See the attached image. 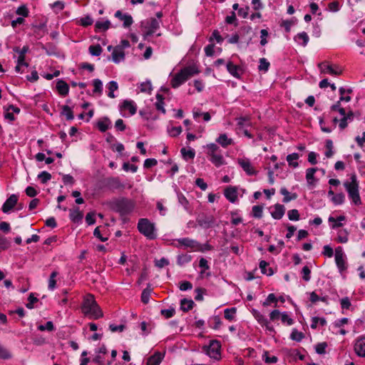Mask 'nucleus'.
Instances as JSON below:
<instances>
[{
	"mask_svg": "<svg viewBox=\"0 0 365 365\" xmlns=\"http://www.w3.org/2000/svg\"><path fill=\"white\" fill-rule=\"evenodd\" d=\"M78 24L83 26H90L93 23V19L90 16H86L78 21Z\"/></svg>",
	"mask_w": 365,
	"mask_h": 365,
	"instance_id": "680f3d73",
	"label": "nucleus"
},
{
	"mask_svg": "<svg viewBox=\"0 0 365 365\" xmlns=\"http://www.w3.org/2000/svg\"><path fill=\"white\" fill-rule=\"evenodd\" d=\"M327 118V115L324 113L322 116L319 117V123L321 128V130L324 133H331L333 130V128L331 126L327 125L325 120Z\"/></svg>",
	"mask_w": 365,
	"mask_h": 365,
	"instance_id": "e433bc0d",
	"label": "nucleus"
},
{
	"mask_svg": "<svg viewBox=\"0 0 365 365\" xmlns=\"http://www.w3.org/2000/svg\"><path fill=\"white\" fill-rule=\"evenodd\" d=\"M163 358V354L160 352H156L148 358L146 365H160Z\"/></svg>",
	"mask_w": 365,
	"mask_h": 365,
	"instance_id": "c756f323",
	"label": "nucleus"
},
{
	"mask_svg": "<svg viewBox=\"0 0 365 365\" xmlns=\"http://www.w3.org/2000/svg\"><path fill=\"white\" fill-rule=\"evenodd\" d=\"M115 16L123 22L125 28L129 27L133 23V18L130 14H123L119 10L115 13Z\"/></svg>",
	"mask_w": 365,
	"mask_h": 365,
	"instance_id": "b1692460",
	"label": "nucleus"
},
{
	"mask_svg": "<svg viewBox=\"0 0 365 365\" xmlns=\"http://www.w3.org/2000/svg\"><path fill=\"white\" fill-rule=\"evenodd\" d=\"M198 71L192 67L185 68L176 73L171 80V85L173 88H178L185 82L190 76Z\"/></svg>",
	"mask_w": 365,
	"mask_h": 365,
	"instance_id": "20e7f679",
	"label": "nucleus"
},
{
	"mask_svg": "<svg viewBox=\"0 0 365 365\" xmlns=\"http://www.w3.org/2000/svg\"><path fill=\"white\" fill-rule=\"evenodd\" d=\"M89 52L92 56H100L102 48L100 45H92L89 47Z\"/></svg>",
	"mask_w": 365,
	"mask_h": 365,
	"instance_id": "69168bd1",
	"label": "nucleus"
},
{
	"mask_svg": "<svg viewBox=\"0 0 365 365\" xmlns=\"http://www.w3.org/2000/svg\"><path fill=\"white\" fill-rule=\"evenodd\" d=\"M338 110L341 116L339 120V127L341 130H344L347 126L348 123L353 120L354 113L351 111L346 113L344 108H339Z\"/></svg>",
	"mask_w": 365,
	"mask_h": 365,
	"instance_id": "2eb2a0df",
	"label": "nucleus"
},
{
	"mask_svg": "<svg viewBox=\"0 0 365 365\" xmlns=\"http://www.w3.org/2000/svg\"><path fill=\"white\" fill-rule=\"evenodd\" d=\"M287 216L289 220L298 221L299 220V214L297 210H290L287 212Z\"/></svg>",
	"mask_w": 365,
	"mask_h": 365,
	"instance_id": "e2e57ef3",
	"label": "nucleus"
},
{
	"mask_svg": "<svg viewBox=\"0 0 365 365\" xmlns=\"http://www.w3.org/2000/svg\"><path fill=\"white\" fill-rule=\"evenodd\" d=\"M210 161L216 167H220L226 164V161L222 154V151L209 158Z\"/></svg>",
	"mask_w": 365,
	"mask_h": 365,
	"instance_id": "c85d7f7f",
	"label": "nucleus"
},
{
	"mask_svg": "<svg viewBox=\"0 0 365 365\" xmlns=\"http://www.w3.org/2000/svg\"><path fill=\"white\" fill-rule=\"evenodd\" d=\"M350 90H346L344 88H339V93H340V98L339 102L331 106V109L334 110H338L339 108V103L340 102H349L351 101V97L349 96Z\"/></svg>",
	"mask_w": 365,
	"mask_h": 365,
	"instance_id": "412c9836",
	"label": "nucleus"
},
{
	"mask_svg": "<svg viewBox=\"0 0 365 365\" xmlns=\"http://www.w3.org/2000/svg\"><path fill=\"white\" fill-rule=\"evenodd\" d=\"M346 217L344 215H339L338 217L329 216L328 222L331 229H336L342 227L346 222Z\"/></svg>",
	"mask_w": 365,
	"mask_h": 365,
	"instance_id": "f3484780",
	"label": "nucleus"
},
{
	"mask_svg": "<svg viewBox=\"0 0 365 365\" xmlns=\"http://www.w3.org/2000/svg\"><path fill=\"white\" fill-rule=\"evenodd\" d=\"M207 354L214 359L220 358V344L217 341H211L210 344L205 347Z\"/></svg>",
	"mask_w": 365,
	"mask_h": 365,
	"instance_id": "9d476101",
	"label": "nucleus"
},
{
	"mask_svg": "<svg viewBox=\"0 0 365 365\" xmlns=\"http://www.w3.org/2000/svg\"><path fill=\"white\" fill-rule=\"evenodd\" d=\"M221 51L222 49L220 48H216L214 44H209L205 48V52L207 56H212L215 53L220 54Z\"/></svg>",
	"mask_w": 365,
	"mask_h": 365,
	"instance_id": "58836bf2",
	"label": "nucleus"
},
{
	"mask_svg": "<svg viewBox=\"0 0 365 365\" xmlns=\"http://www.w3.org/2000/svg\"><path fill=\"white\" fill-rule=\"evenodd\" d=\"M326 324L327 321L325 318L314 317L312 318L311 328L315 329L319 326H324Z\"/></svg>",
	"mask_w": 365,
	"mask_h": 365,
	"instance_id": "79ce46f5",
	"label": "nucleus"
},
{
	"mask_svg": "<svg viewBox=\"0 0 365 365\" xmlns=\"http://www.w3.org/2000/svg\"><path fill=\"white\" fill-rule=\"evenodd\" d=\"M194 305V302L190 299H183L180 302V307L183 311L190 310Z\"/></svg>",
	"mask_w": 365,
	"mask_h": 365,
	"instance_id": "8fccbe9b",
	"label": "nucleus"
},
{
	"mask_svg": "<svg viewBox=\"0 0 365 365\" xmlns=\"http://www.w3.org/2000/svg\"><path fill=\"white\" fill-rule=\"evenodd\" d=\"M344 186L351 204L356 206L360 205L361 200L359 195V185L356 175L355 174L351 175L350 178L344 181Z\"/></svg>",
	"mask_w": 365,
	"mask_h": 365,
	"instance_id": "7ed1b4c3",
	"label": "nucleus"
},
{
	"mask_svg": "<svg viewBox=\"0 0 365 365\" xmlns=\"http://www.w3.org/2000/svg\"><path fill=\"white\" fill-rule=\"evenodd\" d=\"M138 88L140 89V91L142 93H150V91H152V85L150 81H149L142 82L141 83H140Z\"/></svg>",
	"mask_w": 365,
	"mask_h": 365,
	"instance_id": "603ef678",
	"label": "nucleus"
},
{
	"mask_svg": "<svg viewBox=\"0 0 365 365\" xmlns=\"http://www.w3.org/2000/svg\"><path fill=\"white\" fill-rule=\"evenodd\" d=\"M119 109L123 117H129L136 113L137 106L133 101L125 100L120 104Z\"/></svg>",
	"mask_w": 365,
	"mask_h": 365,
	"instance_id": "1a4fd4ad",
	"label": "nucleus"
},
{
	"mask_svg": "<svg viewBox=\"0 0 365 365\" xmlns=\"http://www.w3.org/2000/svg\"><path fill=\"white\" fill-rule=\"evenodd\" d=\"M253 317L257 322L265 329L267 334L273 335L275 333L274 327L270 324V321L274 322L280 319V312L278 309H274L269 313V321L258 310L253 309L251 311Z\"/></svg>",
	"mask_w": 365,
	"mask_h": 365,
	"instance_id": "f257e3e1",
	"label": "nucleus"
},
{
	"mask_svg": "<svg viewBox=\"0 0 365 365\" xmlns=\"http://www.w3.org/2000/svg\"><path fill=\"white\" fill-rule=\"evenodd\" d=\"M349 240V232L346 230H340L337 233L336 241L339 243H346Z\"/></svg>",
	"mask_w": 365,
	"mask_h": 365,
	"instance_id": "49530a36",
	"label": "nucleus"
},
{
	"mask_svg": "<svg viewBox=\"0 0 365 365\" xmlns=\"http://www.w3.org/2000/svg\"><path fill=\"white\" fill-rule=\"evenodd\" d=\"M280 320L282 324L291 326L294 324V319L287 312H280Z\"/></svg>",
	"mask_w": 365,
	"mask_h": 365,
	"instance_id": "c03bdc74",
	"label": "nucleus"
},
{
	"mask_svg": "<svg viewBox=\"0 0 365 365\" xmlns=\"http://www.w3.org/2000/svg\"><path fill=\"white\" fill-rule=\"evenodd\" d=\"M181 126H173L169 124L167 127V133L170 137H177L182 133Z\"/></svg>",
	"mask_w": 365,
	"mask_h": 365,
	"instance_id": "4c0bfd02",
	"label": "nucleus"
},
{
	"mask_svg": "<svg viewBox=\"0 0 365 365\" xmlns=\"http://www.w3.org/2000/svg\"><path fill=\"white\" fill-rule=\"evenodd\" d=\"M16 14L21 16L24 19L29 16V11L28 8L25 5H21L18 7L16 11Z\"/></svg>",
	"mask_w": 365,
	"mask_h": 365,
	"instance_id": "338daca9",
	"label": "nucleus"
},
{
	"mask_svg": "<svg viewBox=\"0 0 365 365\" xmlns=\"http://www.w3.org/2000/svg\"><path fill=\"white\" fill-rule=\"evenodd\" d=\"M252 215L255 217L260 218L263 213V207L260 205H255L252 207Z\"/></svg>",
	"mask_w": 365,
	"mask_h": 365,
	"instance_id": "0e129e2a",
	"label": "nucleus"
},
{
	"mask_svg": "<svg viewBox=\"0 0 365 365\" xmlns=\"http://www.w3.org/2000/svg\"><path fill=\"white\" fill-rule=\"evenodd\" d=\"M354 351L359 357H365V335L358 336L353 343Z\"/></svg>",
	"mask_w": 365,
	"mask_h": 365,
	"instance_id": "f8f14e48",
	"label": "nucleus"
},
{
	"mask_svg": "<svg viewBox=\"0 0 365 365\" xmlns=\"http://www.w3.org/2000/svg\"><path fill=\"white\" fill-rule=\"evenodd\" d=\"M180 153L182 158L186 160L193 159L195 156V152L192 148H182L180 150Z\"/></svg>",
	"mask_w": 365,
	"mask_h": 365,
	"instance_id": "ea45409f",
	"label": "nucleus"
},
{
	"mask_svg": "<svg viewBox=\"0 0 365 365\" xmlns=\"http://www.w3.org/2000/svg\"><path fill=\"white\" fill-rule=\"evenodd\" d=\"M61 115H64L67 120H71L73 119V110L68 106H62Z\"/></svg>",
	"mask_w": 365,
	"mask_h": 365,
	"instance_id": "5fc2aeb1",
	"label": "nucleus"
},
{
	"mask_svg": "<svg viewBox=\"0 0 365 365\" xmlns=\"http://www.w3.org/2000/svg\"><path fill=\"white\" fill-rule=\"evenodd\" d=\"M237 163L240 165V167L243 169V170L248 175H253L256 174V171L254 169L250 160L246 158H241L237 159Z\"/></svg>",
	"mask_w": 365,
	"mask_h": 365,
	"instance_id": "dca6fc26",
	"label": "nucleus"
},
{
	"mask_svg": "<svg viewBox=\"0 0 365 365\" xmlns=\"http://www.w3.org/2000/svg\"><path fill=\"white\" fill-rule=\"evenodd\" d=\"M16 66L15 67V70L17 73H23L24 68H27L29 64L25 61V57H22V56H18L16 59Z\"/></svg>",
	"mask_w": 365,
	"mask_h": 365,
	"instance_id": "f704fd0d",
	"label": "nucleus"
},
{
	"mask_svg": "<svg viewBox=\"0 0 365 365\" xmlns=\"http://www.w3.org/2000/svg\"><path fill=\"white\" fill-rule=\"evenodd\" d=\"M112 61L115 63H119L125 59V52L120 47L117 46L114 47L112 52Z\"/></svg>",
	"mask_w": 365,
	"mask_h": 365,
	"instance_id": "5701e85b",
	"label": "nucleus"
},
{
	"mask_svg": "<svg viewBox=\"0 0 365 365\" xmlns=\"http://www.w3.org/2000/svg\"><path fill=\"white\" fill-rule=\"evenodd\" d=\"M94 87L93 93H101L103 91V83L100 79H94L93 81Z\"/></svg>",
	"mask_w": 365,
	"mask_h": 365,
	"instance_id": "bf43d9fd",
	"label": "nucleus"
},
{
	"mask_svg": "<svg viewBox=\"0 0 365 365\" xmlns=\"http://www.w3.org/2000/svg\"><path fill=\"white\" fill-rule=\"evenodd\" d=\"M345 196L343 193H337L333 197L331 198V201L335 205H340L344 202Z\"/></svg>",
	"mask_w": 365,
	"mask_h": 365,
	"instance_id": "864d4df0",
	"label": "nucleus"
},
{
	"mask_svg": "<svg viewBox=\"0 0 365 365\" xmlns=\"http://www.w3.org/2000/svg\"><path fill=\"white\" fill-rule=\"evenodd\" d=\"M20 109L14 106H9L4 110V116L9 122H12L15 120V115L19 114Z\"/></svg>",
	"mask_w": 365,
	"mask_h": 365,
	"instance_id": "6ab92c4d",
	"label": "nucleus"
},
{
	"mask_svg": "<svg viewBox=\"0 0 365 365\" xmlns=\"http://www.w3.org/2000/svg\"><path fill=\"white\" fill-rule=\"evenodd\" d=\"M139 232L149 239L156 237L155 225L147 219H140L138 224Z\"/></svg>",
	"mask_w": 365,
	"mask_h": 365,
	"instance_id": "0eeeda50",
	"label": "nucleus"
},
{
	"mask_svg": "<svg viewBox=\"0 0 365 365\" xmlns=\"http://www.w3.org/2000/svg\"><path fill=\"white\" fill-rule=\"evenodd\" d=\"M56 87L58 93L63 96H66L69 92V86L64 81L58 80Z\"/></svg>",
	"mask_w": 365,
	"mask_h": 365,
	"instance_id": "7c9ffc66",
	"label": "nucleus"
},
{
	"mask_svg": "<svg viewBox=\"0 0 365 365\" xmlns=\"http://www.w3.org/2000/svg\"><path fill=\"white\" fill-rule=\"evenodd\" d=\"M156 99H157V101L155 103L156 108L158 110L161 111L163 113H165V109L164 108L163 96L160 94H157Z\"/></svg>",
	"mask_w": 365,
	"mask_h": 365,
	"instance_id": "6e6d98bb",
	"label": "nucleus"
},
{
	"mask_svg": "<svg viewBox=\"0 0 365 365\" xmlns=\"http://www.w3.org/2000/svg\"><path fill=\"white\" fill-rule=\"evenodd\" d=\"M203 148L206 150V153L209 158L221 151L220 147L214 143H207L203 146Z\"/></svg>",
	"mask_w": 365,
	"mask_h": 365,
	"instance_id": "bb28decb",
	"label": "nucleus"
},
{
	"mask_svg": "<svg viewBox=\"0 0 365 365\" xmlns=\"http://www.w3.org/2000/svg\"><path fill=\"white\" fill-rule=\"evenodd\" d=\"M299 158V155L296 153H293L287 156V161L289 166L296 168L298 167V159Z\"/></svg>",
	"mask_w": 365,
	"mask_h": 365,
	"instance_id": "c9c22d12",
	"label": "nucleus"
},
{
	"mask_svg": "<svg viewBox=\"0 0 365 365\" xmlns=\"http://www.w3.org/2000/svg\"><path fill=\"white\" fill-rule=\"evenodd\" d=\"M294 41L299 45H302L303 46H307L309 42V36L304 31L299 33L297 35L294 36Z\"/></svg>",
	"mask_w": 365,
	"mask_h": 365,
	"instance_id": "2f4dec72",
	"label": "nucleus"
},
{
	"mask_svg": "<svg viewBox=\"0 0 365 365\" xmlns=\"http://www.w3.org/2000/svg\"><path fill=\"white\" fill-rule=\"evenodd\" d=\"M107 88L108 89V97L114 98L115 95L114 92L118 89V85L116 81H111L107 84Z\"/></svg>",
	"mask_w": 365,
	"mask_h": 365,
	"instance_id": "37998d69",
	"label": "nucleus"
},
{
	"mask_svg": "<svg viewBox=\"0 0 365 365\" xmlns=\"http://www.w3.org/2000/svg\"><path fill=\"white\" fill-rule=\"evenodd\" d=\"M58 275V273L56 271H53L51 272L50 277L48 279V289L53 291L56 289V278Z\"/></svg>",
	"mask_w": 365,
	"mask_h": 365,
	"instance_id": "de8ad7c7",
	"label": "nucleus"
},
{
	"mask_svg": "<svg viewBox=\"0 0 365 365\" xmlns=\"http://www.w3.org/2000/svg\"><path fill=\"white\" fill-rule=\"evenodd\" d=\"M216 142L223 148H226L234 143L232 138H229L226 133L220 134L216 139Z\"/></svg>",
	"mask_w": 365,
	"mask_h": 365,
	"instance_id": "a878e982",
	"label": "nucleus"
},
{
	"mask_svg": "<svg viewBox=\"0 0 365 365\" xmlns=\"http://www.w3.org/2000/svg\"><path fill=\"white\" fill-rule=\"evenodd\" d=\"M236 312L237 309L235 307L225 309L224 311L225 318L230 322L234 321L235 319Z\"/></svg>",
	"mask_w": 365,
	"mask_h": 365,
	"instance_id": "a18cd8bd",
	"label": "nucleus"
},
{
	"mask_svg": "<svg viewBox=\"0 0 365 365\" xmlns=\"http://www.w3.org/2000/svg\"><path fill=\"white\" fill-rule=\"evenodd\" d=\"M277 299L274 294H269L264 302H263V306H269L272 303H274V307H277Z\"/></svg>",
	"mask_w": 365,
	"mask_h": 365,
	"instance_id": "13d9d810",
	"label": "nucleus"
},
{
	"mask_svg": "<svg viewBox=\"0 0 365 365\" xmlns=\"http://www.w3.org/2000/svg\"><path fill=\"white\" fill-rule=\"evenodd\" d=\"M70 219L75 223H79L82 221L83 214L78 207L70 210Z\"/></svg>",
	"mask_w": 365,
	"mask_h": 365,
	"instance_id": "cd10ccee",
	"label": "nucleus"
},
{
	"mask_svg": "<svg viewBox=\"0 0 365 365\" xmlns=\"http://www.w3.org/2000/svg\"><path fill=\"white\" fill-rule=\"evenodd\" d=\"M280 193L284 196L283 202L285 203L294 200L297 197V195L296 193L289 192L285 187H282L280 189Z\"/></svg>",
	"mask_w": 365,
	"mask_h": 365,
	"instance_id": "72a5a7b5",
	"label": "nucleus"
},
{
	"mask_svg": "<svg viewBox=\"0 0 365 365\" xmlns=\"http://www.w3.org/2000/svg\"><path fill=\"white\" fill-rule=\"evenodd\" d=\"M150 294L151 289L150 288H146L143 291L141 294V300L144 304L148 303Z\"/></svg>",
	"mask_w": 365,
	"mask_h": 365,
	"instance_id": "774afa93",
	"label": "nucleus"
},
{
	"mask_svg": "<svg viewBox=\"0 0 365 365\" xmlns=\"http://www.w3.org/2000/svg\"><path fill=\"white\" fill-rule=\"evenodd\" d=\"M321 73L331 76H338L341 73V68L336 65H332L328 62H323L319 64Z\"/></svg>",
	"mask_w": 365,
	"mask_h": 365,
	"instance_id": "9b49d317",
	"label": "nucleus"
},
{
	"mask_svg": "<svg viewBox=\"0 0 365 365\" xmlns=\"http://www.w3.org/2000/svg\"><path fill=\"white\" fill-rule=\"evenodd\" d=\"M349 319L346 317L338 319L335 320L332 324L331 328L333 329V333L335 334L346 335L348 331L344 328V325L349 322Z\"/></svg>",
	"mask_w": 365,
	"mask_h": 365,
	"instance_id": "ddd939ff",
	"label": "nucleus"
},
{
	"mask_svg": "<svg viewBox=\"0 0 365 365\" xmlns=\"http://www.w3.org/2000/svg\"><path fill=\"white\" fill-rule=\"evenodd\" d=\"M18 201V196L15 194L11 195L4 203L2 206V211L4 213H9L10 211L14 207Z\"/></svg>",
	"mask_w": 365,
	"mask_h": 365,
	"instance_id": "a211bd4d",
	"label": "nucleus"
},
{
	"mask_svg": "<svg viewBox=\"0 0 365 365\" xmlns=\"http://www.w3.org/2000/svg\"><path fill=\"white\" fill-rule=\"evenodd\" d=\"M178 199L179 203L184 207V209L186 211L190 212L189 202L187 198L182 194H178Z\"/></svg>",
	"mask_w": 365,
	"mask_h": 365,
	"instance_id": "4d7b16f0",
	"label": "nucleus"
},
{
	"mask_svg": "<svg viewBox=\"0 0 365 365\" xmlns=\"http://www.w3.org/2000/svg\"><path fill=\"white\" fill-rule=\"evenodd\" d=\"M334 259L338 271L343 274L348 267L347 258L342 247H337L334 251Z\"/></svg>",
	"mask_w": 365,
	"mask_h": 365,
	"instance_id": "423d86ee",
	"label": "nucleus"
},
{
	"mask_svg": "<svg viewBox=\"0 0 365 365\" xmlns=\"http://www.w3.org/2000/svg\"><path fill=\"white\" fill-rule=\"evenodd\" d=\"M177 243L176 246L178 247L183 248H190L193 251H197L199 250V244L190 238H180L176 240Z\"/></svg>",
	"mask_w": 365,
	"mask_h": 365,
	"instance_id": "4468645a",
	"label": "nucleus"
},
{
	"mask_svg": "<svg viewBox=\"0 0 365 365\" xmlns=\"http://www.w3.org/2000/svg\"><path fill=\"white\" fill-rule=\"evenodd\" d=\"M226 66L227 70L231 76L237 78H240L242 70L238 66L233 64L231 61H228Z\"/></svg>",
	"mask_w": 365,
	"mask_h": 365,
	"instance_id": "393cba45",
	"label": "nucleus"
},
{
	"mask_svg": "<svg viewBox=\"0 0 365 365\" xmlns=\"http://www.w3.org/2000/svg\"><path fill=\"white\" fill-rule=\"evenodd\" d=\"M246 190L239 186L230 185L225 188L224 195L225 198L231 203H236L239 198L242 197Z\"/></svg>",
	"mask_w": 365,
	"mask_h": 365,
	"instance_id": "39448f33",
	"label": "nucleus"
},
{
	"mask_svg": "<svg viewBox=\"0 0 365 365\" xmlns=\"http://www.w3.org/2000/svg\"><path fill=\"white\" fill-rule=\"evenodd\" d=\"M96 125L101 132L104 133L111 128L112 123L108 117H103L98 120Z\"/></svg>",
	"mask_w": 365,
	"mask_h": 365,
	"instance_id": "4be33fe9",
	"label": "nucleus"
},
{
	"mask_svg": "<svg viewBox=\"0 0 365 365\" xmlns=\"http://www.w3.org/2000/svg\"><path fill=\"white\" fill-rule=\"evenodd\" d=\"M81 310L90 319H97L103 317V312L92 294L85 296Z\"/></svg>",
	"mask_w": 365,
	"mask_h": 365,
	"instance_id": "f03ea898",
	"label": "nucleus"
},
{
	"mask_svg": "<svg viewBox=\"0 0 365 365\" xmlns=\"http://www.w3.org/2000/svg\"><path fill=\"white\" fill-rule=\"evenodd\" d=\"M326 148L327 151L325 152V156L327 158H331L334 155L333 143L331 140H327L326 141Z\"/></svg>",
	"mask_w": 365,
	"mask_h": 365,
	"instance_id": "052dcab7",
	"label": "nucleus"
},
{
	"mask_svg": "<svg viewBox=\"0 0 365 365\" xmlns=\"http://www.w3.org/2000/svg\"><path fill=\"white\" fill-rule=\"evenodd\" d=\"M304 338V334L302 332L298 331L296 329H293L291 334H290V339L293 341L299 342Z\"/></svg>",
	"mask_w": 365,
	"mask_h": 365,
	"instance_id": "09e8293b",
	"label": "nucleus"
},
{
	"mask_svg": "<svg viewBox=\"0 0 365 365\" xmlns=\"http://www.w3.org/2000/svg\"><path fill=\"white\" fill-rule=\"evenodd\" d=\"M317 170V168H308L306 170V180L309 185H313L317 182V179L314 177Z\"/></svg>",
	"mask_w": 365,
	"mask_h": 365,
	"instance_id": "473e14b6",
	"label": "nucleus"
},
{
	"mask_svg": "<svg viewBox=\"0 0 365 365\" xmlns=\"http://www.w3.org/2000/svg\"><path fill=\"white\" fill-rule=\"evenodd\" d=\"M259 268L262 274H266L267 276H271L273 274V271L271 268L268 267V264L262 260L259 262Z\"/></svg>",
	"mask_w": 365,
	"mask_h": 365,
	"instance_id": "3c124183",
	"label": "nucleus"
},
{
	"mask_svg": "<svg viewBox=\"0 0 365 365\" xmlns=\"http://www.w3.org/2000/svg\"><path fill=\"white\" fill-rule=\"evenodd\" d=\"M95 26L98 31H106L110 26V21L108 19L97 21Z\"/></svg>",
	"mask_w": 365,
	"mask_h": 365,
	"instance_id": "a19ab883",
	"label": "nucleus"
},
{
	"mask_svg": "<svg viewBox=\"0 0 365 365\" xmlns=\"http://www.w3.org/2000/svg\"><path fill=\"white\" fill-rule=\"evenodd\" d=\"M143 28L144 38H147L149 36L153 34L160 26V21L156 19H149L142 23Z\"/></svg>",
	"mask_w": 365,
	"mask_h": 365,
	"instance_id": "6e6552de",
	"label": "nucleus"
},
{
	"mask_svg": "<svg viewBox=\"0 0 365 365\" xmlns=\"http://www.w3.org/2000/svg\"><path fill=\"white\" fill-rule=\"evenodd\" d=\"M272 217L275 220H280L284 215L285 207L280 204H276L270 208Z\"/></svg>",
	"mask_w": 365,
	"mask_h": 365,
	"instance_id": "aec40b11",
	"label": "nucleus"
}]
</instances>
